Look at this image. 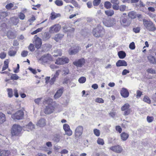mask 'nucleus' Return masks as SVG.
<instances>
[{
  "label": "nucleus",
  "instance_id": "f257e3e1",
  "mask_svg": "<svg viewBox=\"0 0 156 156\" xmlns=\"http://www.w3.org/2000/svg\"><path fill=\"white\" fill-rule=\"evenodd\" d=\"M45 103L47 104L44 109V112L47 115L51 114L53 113L55 109V107L53 105V100L51 98H49L46 100Z\"/></svg>",
  "mask_w": 156,
  "mask_h": 156
},
{
  "label": "nucleus",
  "instance_id": "f03ea898",
  "mask_svg": "<svg viewBox=\"0 0 156 156\" xmlns=\"http://www.w3.org/2000/svg\"><path fill=\"white\" fill-rule=\"evenodd\" d=\"M92 33L95 37H102L105 34V30L102 26L98 25L93 29Z\"/></svg>",
  "mask_w": 156,
  "mask_h": 156
},
{
  "label": "nucleus",
  "instance_id": "7ed1b4c3",
  "mask_svg": "<svg viewBox=\"0 0 156 156\" xmlns=\"http://www.w3.org/2000/svg\"><path fill=\"white\" fill-rule=\"evenodd\" d=\"M42 64L44 63L49 64L53 61V58L52 56L50 54H47L44 55L42 56L39 59Z\"/></svg>",
  "mask_w": 156,
  "mask_h": 156
},
{
  "label": "nucleus",
  "instance_id": "20e7f679",
  "mask_svg": "<svg viewBox=\"0 0 156 156\" xmlns=\"http://www.w3.org/2000/svg\"><path fill=\"white\" fill-rule=\"evenodd\" d=\"M143 21L144 27L149 31H154L156 30L154 25L151 21L145 19H143Z\"/></svg>",
  "mask_w": 156,
  "mask_h": 156
},
{
  "label": "nucleus",
  "instance_id": "39448f33",
  "mask_svg": "<svg viewBox=\"0 0 156 156\" xmlns=\"http://www.w3.org/2000/svg\"><path fill=\"white\" fill-rule=\"evenodd\" d=\"M22 128L19 125L14 124L12 126L11 133L13 136H18L20 133Z\"/></svg>",
  "mask_w": 156,
  "mask_h": 156
},
{
  "label": "nucleus",
  "instance_id": "423d86ee",
  "mask_svg": "<svg viewBox=\"0 0 156 156\" xmlns=\"http://www.w3.org/2000/svg\"><path fill=\"white\" fill-rule=\"evenodd\" d=\"M24 112L21 110H19L12 115L11 117L14 120H20L24 117Z\"/></svg>",
  "mask_w": 156,
  "mask_h": 156
},
{
  "label": "nucleus",
  "instance_id": "0eeeda50",
  "mask_svg": "<svg viewBox=\"0 0 156 156\" xmlns=\"http://www.w3.org/2000/svg\"><path fill=\"white\" fill-rule=\"evenodd\" d=\"M103 23L105 26L108 27H112L115 24L114 19L108 18L104 19L103 20Z\"/></svg>",
  "mask_w": 156,
  "mask_h": 156
},
{
  "label": "nucleus",
  "instance_id": "6e6552de",
  "mask_svg": "<svg viewBox=\"0 0 156 156\" xmlns=\"http://www.w3.org/2000/svg\"><path fill=\"white\" fill-rule=\"evenodd\" d=\"M83 128L81 126H78L76 129L75 132V136L76 138L79 139L82 135Z\"/></svg>",
  "mask_w": 156,
  "mask_h": 156
},
{
  "label": "nucleus",
  "instance_id": "1a4fd4ad",
  "mask_svg": "<svg viewBox=\"0 0 156 156\" xmlns=\"http://www.w3.org/2000/svg\"><path fill=\"white\" fill-rule=\"evenodd\" d=\"M120 22L121 25L124 27L129 26L131 23V21L127 17L121 18Z\"/></svg>",
  "mask_w": 156,
  "mask_h": 156
},
{
  "label": "nucleus",
  "instance_id": "9d476101",
  "mask_svg": "<svg viewBox=\"0 0 156 156\" xmlns=\"http://www.w3.org/2000/svg\"><path fill=\"white\" fill-rule=\"evenodd\" d=\"M61 29V26L58 24H57L51 26L49 28V32L51 33H54L58 32Z\"/></svg>",
  "mask_w": 156,
  "mask_h": 156
},
{
  "label": "nucleus",
  "instance_id": "9b49d317",
  "mask_svg": "<svg viewBox=\"0 0 156 156\" xmlns=\"http://www.w3.org/2000/svg\"><path fill=\"white\" fill-rule=\"evenodd\" d=\"M130 105L128 103L124 104L121 108V110L122 111H125L124 115H127L130 112V109L129 108Z\"/></svg>",
  "mask_w": 156,
  "mask_h": 156
},
{
  "label": "nucleus",
  "instance_id": "f8f14e48",
  "mask_svg": "<svg viewBox=\"0 0 156 156\" xmlns=\"http://www.w3.org/2000/svg\"><path fill=\"white\" fill-rule=\"evenodd\" d=\"M34 40L35 41L34 43L35 47L37 49L39 48L42 44L41 39L40 38L37 37V35H35L34 37Z\"/></svg>",
  "mask_w": 156,
  "mask_h": 156
},
{
  "label": "nucleus",
  "instance_id": "ddd939ff",
  "mask_svg": "<svg viewBox=\"0 0 156 156\" xmlns=\"http://www.w3.org/2000/svg\"><path fill=\"white\" fill-rule=\"evenodd\" d=\"M85 63V59L82 58L76 60L73 62V64L77 67H81Z\"/></svg>",
  "mask_w": 156,
  "mask_h": 156
},
{
  "label": "nucleus",
  "instance_id": "4468645a",
  "mask_svg": "<svg viewBox=\"0 0 156 156\" xmlns=\"http://www.w3.org/2000/svg\"><path fill=\"white\" fill-rule=\"evenodd\" d=\"M63 128L66 132V134L68 136H71L72 131L70 129L69 126L67 124H65L63 125Z\"/></svg>",
  "mask_w": 156,
  "mask_h": 156
},
{
  "label": "nucleus",
  "instance_id": "2eb2a0df",
  "mask_svg": "<svg viewBox=\"0 0 156 156\" xmlns=\"http://www.w3.org/2000/svg\"><path fill=\"white\" fill-rule=\"evenodd\" d=\"M110 149L113 151L118 153H120L122 150V147L119 145L111 147Z\"/></svg>",
  "mask_w": 156,
  "mask_h": 156
},
{
  "label": "nucleus",
  "instance_id": "dca6fc26",
  "mask_svg": "<svg viewBox=\"0 0 156 156\" xmlns=\"http://www.w3.org/2000/svg\"><path fill=\"white\" fill-rule=\"evenodd\" d=\"M79 49L80 47L78 46L71 48L69 51V54L70 55H75L78 52Z\"/></svg>",
  "mask_w": 156,
  "mask_h": 156
},
{
  "label": "nucleus",
  "instance_id": "f3484780",
  "mask_svg": "<svg viewBox=\"0 0 156 156\" xmlns=\"http://www.w3.org/2000/svg\"><path fill=\"white\" fill-rule=\"evenodd\" d=\"M63 140L62 135L59 134L55 135L53 138V140L56 143L61 142Z\"/></svg>",
  "mask_w": 156,
  "mask_h": 156
},
{
  "label": "nucleus",
  "instance_id": "a211bd4d",
  "mask_svg": "<svg viewBox=\"0 0 156 156\" xmlns=\"http://www.w3.org/2000/svg\"><path fill=\"white\" fill-rule=\"evenodd\" d=\"M34 128V126L31 122H30L28 125L23 126L24 129L29 131L33 129Z\"/></svg>",
  "mask_w": 156,
  "mask_h": 156
},
{
  "label": "nucleus",
  "instance_id": "6ab92c4d",
  "mask_svg": "<svg viewBox=\"0 0 156 156\" xmlns=\"http://www.w3.org/2000/svg\"><path fill=\"white\" fill-rule=\"evenodd\" d=\"M17 52V50H16V48L13 47H11L9 48L8 51V55L11 57L14 56Z\"/></svg>",
  "mask_w": 156,
  "mask_h": 156
},
{
  "label": "nucleus",
  "instance_id": "aec40b11",
  "mask_svg": "<svg viewBox=\"0 0 156 156\" xmlns=\"http://www.w3.org/2000/svg\"><path fill=\"white\" fill-rule=\"evenodd\" d=\"M117 67L126 66L127 65V62L123 60H119L116 63Z\"/></svg>",
  "mask_w": 156,
  "mask_h": 156
},
{
  "label": "nucleus",
  "instance_id": "412c9836",
  "mask_svg": "<svg viewBox=\"0 0 156 156\" xmlns=\"http://www.w3.org/2000/svg\"><path fill=\"white\" fill-rule=\"evenodd\" d=\"M120 94L122 96L126 98H127L129 96V92L127 89L122 88L120 91Z\"/></svg>",
  "mask_w": 156,
  "mask_h": 156
},
{
  "label": "nucleus",
  "instance_id": "4be33fe9",
  "mask_svg": "<svg viewBox=\"0 0 156 156\" xmlns=\"http://www.w3.org/2000/svg\"><path fill=\"white\" fill-rule=\"evenodd\" d=\"M63 87L58 90L54 96V98L57 99L60 97L63 93Z\"/></svg>",
  "mask_w": 156,
  "mask_h": 156
},
{
  "label": "nucleus",
  "instance_id": "5701e85b",
  "mask_svg": "<svg viewBox=\"0 0 156 156\" xmlns=\"http://www.w3.org/2000/svg\"><path fill=\"white\" fill-rule=\"evenodd\" d=\"M19 21V18L16 16L12 17L10 19V23L14 25H16L18 23Z\"/></svg>",
  "mask_w": 156,
  "mask_h": 156
},
{
  "label": "nucleus",
  "instance_id": "b1692460",
  "mask_svg": "<svg viewBox=\"0 0 156 156\" xmlns=\"http://www.w3.org/2000/svg\"><path fill=\"white\" fill-rule=\"evenodd\" d=\"M63 31L65 32L73 33L74 31V29L69 27H67L66 26H64L63 27Z\"/></svg>",
  "mask_w": 156,
  "mask_h": 156
},
{
  "label": "nucleus",
  "instance_id": "393cba45",
  "mask_svg": "<svg viewBox=\"0 0 156 156\" xmlns=\"http://www.w3.org/2000/svg\"><path fill=\"white\" fill-rule=\"evenodd\" d=\"M120 137L121 140L123 141H126L129 137V134L125 132H123L120 134Z\"/></svg>",
  "mask_w": 156,
  "mask_h": 156
},
{
  "label": "nucleus",
  "instance_id": "a878e982",
  "mask_svg": "<svg viewBox=\"0 0 156 156\" xmlns=\"http://www.w3.org/2000/svg\"><path fill=\"white\" fill-rule=\"evenodd\" d=\"M7 37L8 38L13 39L16 37V35L15 33L11 31H9L7 34Z\"/></svg>",
  "mask_w": 156,
  "mask_h": 156
},
{
  "label": "nucleus",
  "instance_id": "bb28decb",
  "mask_svg": "<svg viewBox=\"0 0 156 156\" xmlns=\"http://www.w3.org/2000/svg\"><path fill=\"white\" fill-rule=\"evenodd\" d=\"M63 34H58L55 35L54 37L53 38V39L56 42H58L61 40V39L63 38Z\"/></svg>",
  "mask_w": 156,
  "mask_h": 156
},
{
  "label": "nucleus",
  "instance_id": "cd10ccee",
  "mask_svg": "<svg viewBox=\"0 0 156 156\" xmlns=\"http://www.w3.org/2000/svg\"><path fill=\"white\" fill-rule=\"evenodd\" d=\"M45 120L44 119H41L37 122V125L40 127H43L45 125Z\"/></svg>",
  "mask_w": 156,
  "mask_h": 156
},
{
  "label": "nucleus",
  "instance_id": "c85d7f7f",
  "mask_svg": "<svg viewBox=\"0 0 156 156\" xmlns=\"http://www.w3.org/2000/svg\"><path fill=\"white\" fill-rule=\"evenodd\" d=\"M10 154L9 151L0 150V156H8Z\"/></svg>",
  "mask_w": 156,
  "mask_h": 156
},
{
  "label": "nucleus",
  "instance_id": "c756f323",
  "mask_svg": "<svg viewBox=\"0 0 156 156\" xmlns=\"http://www.w3.org/2000/svg\"><path fill=\"white\" fill-rule=\"evenodd\" d=\"M6 121L5 115L2 112H0V124L3 123Z\"/></svg>",
  "mask_w": 156,
  "mask_h": 156
},
{
  "label": "nucleus",
  "instance_id": "7c9ffc66",
  "mask_svg": "<svg viewBox=\"0 0 156 156\" xmlns=\"http://www.w3.org/2000/svg\"><path fill=\"white\" fill-rule=\"evenodd\" d=\"M12 7H13V9H16L17 8V7L15 5L14 6L13 3H12L8 4L5 6L6 8L8 9H10Z\"/></svg>",
  "mask_w": 156,
  "mask_h": 156
},
{
  "label": "nucleus",
  "instance_id": "2f4dec72",
  "mask_svg": "<svg viewBox=\"0 0 156 156\" xmlns=\"http://www.w3.org/2000/svg\"><path fill=\"white\" fill-rule=\"evenodd\" d=\"M51 37V35L48 32L45 33L42 37L43 40L46 41L48 40Z\"/></svg>",
  "mask_w": 156,
  "mask_h": 156
},
{
  "label": "nucleus",
  "instance_id": "473e14b6",
  "mask_svg": "<svg viewBox=\"0 0 156 156\" xmlns=\"http://www.w3.org/2000/svg\"><path fill=\"white\" fill-rule=\"evenodd\" d=\"M118 55L119 58L123 59L126 57V54L125 52L123 51H120L118 52Z\"/></svg>",
  "mask_w": 156,
  "mask_h": 156
},
{
  "label": "nucleus",
  "instance_id": "72a5a7b5",
  "mask_svg": "<svg viewBox=\"0 0 156 156\" xmlns=\"http://www.w3.org/2000/svg\"><path fill=\"white\" fill-rule=\"evenodd\" d=\"M148 59L149 62L152 64L156 63V60L154 57L152 56H149L148 57Z\"/></svg>",
  "mask_w": 156,
  "mask_h": 156
},
{
  "label": "nucleus",
  "instance_id": "f704fd0d",
  "mask_svg": "<svg viewBox=\"0 0 156 156\" xmlns=\"http://www.w3.org/2000/svg\"><path fill=\"white\" fill-rule=\"evenodd\" d=\"M105 13L108 16H112L114 14V11L112 10H108L105 11Z\"/></svg>",
  "mask_w": 156,
  "mask_h": 156
},
{
  "label": "nucleus",
  "instance_id": "c9c22d12",
  "mask_svg": "<svg viewBox=\"0 0 156 156\" xmlns=\"http://www.w3.org/2000/svg\"><path fill=\"white\" fill-rule=\"evenodd\" d=\"M9 76H10L11 79L13 80H17L19 78V77L16 74L9 73Z\"/></svg>",
  "mask_w": 156,
  "mask_h": 156
},
{
  "label": "nucleus",
  "instance_id": "e433bc0d",
  "mask_svg": "<svg viewBox=\"0 0 156 156\" xmlns=\"http://www.w3.org/2000/svg\"><path fill=\"white\" fill-rule=\"evenodd\" d=\"M9 60L7 59L4 62V66L2 67V71L5 70L8 67Z\"/></svg>",
  "mask_w": 156,
  "mask_h": 156
},
{
  "label": "nucleus",
  "instance_id": "4c0bfd02",
  "mask_svg": "<svg viewBox=\"0 0 156 156\" xmlns=\"http://www.w3.org/2000/svg\"><path fill=\"white\" fill-rule=\"evenodd\" d=\"M112 6V4L110 2L106 1L105 2L104 6L107 9H109L111 8Z\"/></svg>",
  "mask_w": 156,
  "mask_h": 156
},
{
  "label": "nucleus",
  "instance_id": "58836bf2",
  "mask_svg": "<svg viewBox=\"0 0 156 156\" xmlns=\"http://www.w3.org/2000/svg\"><path fill=\"white\" fill-rule=\"evenodd\" d=\"M62 57L61 58H58L57 59L55 62V64L57 65H63V63L64 62H62Z\"/></svg>",
  "mask_w": 156,
  "mask_h": 156
},
{
  "label": "nucleus",
  "instance_id": "ea45409f",
  "mask_svg": "<svg viewBox=\"0 0 156 156\" xmlns=\"http://www.w3.org/2000/svg\"><path fill=\"white\" fill-rule=\"evenodd\" d=\"M128 16L131 19H134L136 17V13L133 11H131L129 12Z\"/></svg>",
  "mask_w": 156,
  "mask_h": 156
},
{
  "label": "nucleus",
  "instance_id": "a19ab883",
  "mask_svg": "<svg viewBox=\"0 0 156 156\" xmlns=\"http://www.w3.org/2000/svg\"><path fill=\"white\" fill-rule=\"evenodd\" d=\"M8 15L7 12H0V19H2Z\"/></svg>",
  "mask_w": 156,
  "mask_h": 156
},
{
  "label": "nucleus",
  "instance_id": "79ce46f5",
  "mask_svg": "<svg viewBox=\"0 0 156 156\" xmlns=\"http://www.w3.org/2000/svg\"><path fill=\"white\" fill-rule=\"evenodd\" d=\"M8 96L9 98H12L13 96L12 90L11 88L7 89Z\"/></svg>",
  "mask_w": 156,
  "mask_h": 156
},
{
  "label": "nucleus",
  "instance_id": "37998d69",
  "mask_svg": "<svg viewBox=\"0 0 156 156\" xmlns=\"http://www.w3.org/2000/svg\"><path fill=\"white\" fill-rule=\"evenodd\" d=\"M86 79L85 77L82 76L79 78L78 81L80 83H83L86 82Z\"/></svg>",
  "mask_w": 156,
  "mask_h": 156
},
{
  "label": "nucleus",
  "instance_id": "c03bdc74",
  "mask_svg": "<svg viewBox=\"0 0 156 156\" xmlns=\"http://www.w3.org/2000/svg\"><path fill=\"white\" fill-rule=\"evenodd\" d=\"M97 143L99 145H103L104 144V140L101 138H98L97 140Z\"/></svg>",
  "mask_w": 156,
  "mask_h": 156
},
{
  "label": "nucleus",
  "instance_id": "a18cd8bd",
  "mask_svg": "<svg viewBox=\"0 0 156 156\" xmlns=\"http://www.w3.org/2000/svg\"><path fill=\"white\" fill-rule=\"evenodd\" d=\"M55 3L58 6H61L63 5V2L61 0H56L55 1Z\"/></svg>",
  "mask_w": 156,
  "mask_h": 156
},
{
  "label": "nucleus",
  "instance_id": "49530a36",
  "mask_svg": "<svg viewBox=\"0 0 156 156\" xmlns=\"http://www.w3.org/2000/svg\"><path fill=\"white\" fill-rule=\"evenodd\" d=\"M58 15H60V14H56L54 12H52L51 14V20H54L58 17Z\"/></svg>",
  "mask_w": 156,
  "mask_h": 156
},
{
  "label": "nucleus",
  "instance_id": "de8ad7c7",
  "mask_svg": "<svg viewBox=\"0 0 156 156\" xmlns=\"http://www.w3.org/2000/svg\"><path fill=\"white\" fill-rule=\"evenodd\" d=\"M143 101L148 104H150L151 103V101L149 98L147 96L144 97L143 99Z\"/></svg>",
  "mask_w": 156,
  "mask_h": 156
},
{
  "label": "nucleus",
  "instance_id": "09e8293b",
  "mask_svg": "<svg viewBox=\"0 0 156 156\" xmlns=\"http://www.w3.org/2000/svg\"><path fill=\"white\" fill-rule=\"evenodd\" d=\"M43 29V27H41V28H38L37 29H36V30L34 31L33 32H31V34L32 35H33L34 34H36L38 32H41L42 30Z\"/></svg>",
  "mask_w": 156,
  "mask_h": 156
},
{
  "label": "nucleus",
  "instance_id": "8fccbe9b",
  "mask_svg": "<svg viewBox=\"0 0 156 156\" xmlns=\"http://www.w3.org/2000/svg\"><path fill=\"white\" fill-rule=\"evenodd\" d=\"M62 72L63 74L65 75H66L69 74V69L67 67L64 68L62 70Z\"/></svg>",
  "mask_w": 156,
  "mask_h": 156
},
{
  "label": "nucleus",
  "instance_id": "3c124183",
  "mask_svg": "<svg viewBox=\"0 0 156 156\" xmlns=\"http://www.w3.org/2000/svg\"><path fill=\"white\" fill-rule=\"evenodd\" d=\"M94 134L97 136H99L100 134V131L97 129H94Z\"/></svg>",
  "mask_w": 156,
  "mask_h": 156
},
{
  "label": "nucleus",
  "instance_id": "603ef678",
  "mask_svg": "<svg viewBox=\"0 0 156 156\" xmlns=\"http://www.w3.org/2000/svg\"><path fill=\"white\" fill-rule=\"evenodd\" d=\"M52 77L51 78L49 81V83L51 85H52L55 82V81L56 78L54 76H51Z\"/></svg>",
  "mask_w": 156,
  "mask_h": 156
},
{
  "label": "nucleus",
  "instance_id": "864d4df0",
  "mask_svg": "<svg viewBox=\"0 0 156 156\" xmlns=\"http://www.w3.org/2000/svg\"><path fill=\"white\" fill-rule=\"evenodd\" d=\"M6 27V25L5 23L0 22V30H3Z\"/></svg>",
  "mask_w": 156,
  "mask_h": 156
},
{
  "label": "nucleus",
  "instance_id": "5fc2aeb1",
  "mask_svg": "<svg viewBox=\"0 0 156 156\" xmlns=\"http://www.w3.org/2000/svg\"><path fill=\"white\" fill-rule=\"evenodd\" d=\"M62 62H64L63 63V64L68 63L69 62V59L66 57H62Z\"/></svg>",
  "mask_w": 156,
  "mask_h": 156
},
{
  "label": "nucleus",
  "instance_id": "6e6d98bb",
  "mask_svg": "<svg viewBox=\"0 0 156 156\" xmlns=\"http://www.w3.org/2000/svg\"><path fill=\"white\" fill-rule=\"evenodd\" d=\"M101 0H94L93 2V5L94 6L98 5L100 3Z\"/></svg>",
  "mask_w": 156,
  "mask_h": 156
},
{
  "label": "nucleus",
  "instance_id": "4d7b16f0",
  "mask_svg": "<svg viewBox=\"0 0 156 156\" xmlns=\"http://www.w3.org/2000/svg\"><path fill=\"white\" fill-rule=\"evenodd\" d=\"M56 53H57V55H53V56L56 57L58 56H61L62 54V51L60 50H57L56 51Z\"/></svg>",
  "mask_w": 156,
  "mask_h": 156
},
{
  "label": "nucleus",
  "instance_id": "13d9d810",
  "mask_svg": "<svg viewBox=\"0 0 156 156\" xmlns=\"http://www.w3.org/2000/svg\"><path fill=\"white\" fill-rule=\"evenodd\" d=\"M73 7L71 5H67L66 6L65 9L68 12H70L71 10V8H73Z\"/></svg>",
  "mask_w": 156,
  "mask_h": 156
},
{
  "label": "nucleus",
  "instance_id": "bf43d9fd",
  "mask_svg": "<svg viewBox=\"0 0 156 156\" xmlns=\"http://www.w3.org/2000/svg\"><path fill=\"white\" fill-rule=\"evenodd\" d=\"M154 118L153 116H147V121L149 123L152 122L154 120Z\"/></svg>",
  "mask_w": 156,
  "mask_h": 156
},
{
  "label": "nucleus",
  "instance_id": "052dcab7",
  "mask_svg": "<svg viewBox=\"0 0 156 156\" xmlns=\"http://www.w3.org/2000/svg\"><path fill=\"white\" fill-rule=\"evenodd\" d=\"M19 18L21 20H23L25 18V15L22 12H20L18 15Z\"/></svg>",
  "mask_w": 156,
  "mask_h": 156
},
{
  "label": "nucleus",
  "instance_id": "680f3d73",
  "mask_svg": "<svg viewBox=\"0 0 156 156\" xmlns=\"http://www.w3.org/2000/svg\"><path fill=\"white\" fill-rule=\"evenodd\" d=\"M28 48L31 51H33L35 50V48L34 47V45L32 44H30L29 47Z\"/></svg>",
  "mask_w": 156,
  "mask_h": 156
},
{
  "label": "nucleus",
  "instance_id": "e2e57ef3",
  "mask_svg": "<svg viewBox=\"0 0 156 156\" xmlns=\"http://www.w3.org/2000/svg\"><path fill=\"white\" fill-rule=\"evenodd\" d=\"M61 72V70H58L54 74H52L51 76H54L56 78H57L59 74V73Z\"/></svg>",
  "mask_w": 156,
  "mask_h": 156
},
{
  "label": "nucleus",
  "instance_id": "0e129e2a",
  "mask_svg": "<svg viewBox=\"0 0 156 156\" xmlns=\"http://www.w3.org/2000/svg\"><path fill=\"white\" fill-rule=\"evenodd\" d=\"M129 48L131 50H133L135 49V46L134 42H133L129 44Z\"/></svg>",
  "mask_w": 156,
  "mask_h": 156
},
{
  "label": "nucleus",
  "instance_id": "69168bd1",
  "mask_svg": "<svg viewBox=\"0 0 156 156\" xmlns=\"http://www.w3.org/2000/svg\"><path fill=\"white\" fill-rule=\"evenodd\" d=\"M6 55V54L5 52H1L0 54V58L2 59H4L5 58Z\"/></svg>",
  "mask_w": 156,
  "mask_h": 156
},
{
  "label": "nucleus",
  "instance_id": "338daca9",
  "mask_svg": "<svg viewBox=\"0 0 156 156\" xmlns=\"http://www.w3.org/2000/svg\"><path fill=\"white\" fill-rule=\"evenodd\" d=\"M147 71L149 73L152 74H154L155 73V71L151 68L148 69L147 70Z\"/></svg>",
  "mask_w": 156,
  "mask_h": 156
},
{
  "label": "nucleus",
  "instance_id": "774afa93",
  "mask_svg": "<svg viewBox=\"0 0 156 156\" xmlns=\"http://www.w3.org/2000/svg\"><path fill=\"white\" fill-rule=\"evenodd\" d=\"M28 53L27 51H23L22 52L21 55L23 57H26Z\"/></svg>",
  "mask_w": 156,
  "mask_h": 156
}]
</instances>
